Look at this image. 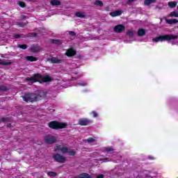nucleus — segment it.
I'll return each instance as SVG.
<instances>
[{
  "label": "nucleus",
  "mask_w": 178,
  "mask_h": 178,
  "mask_svg": "<svg viewBox=\"0 0 178 178\" xmlns=\"http://www.w3.org/2000/svg\"><path fill=\"white\" fill-rule=\"evenodd\" d=\"M26 81H31V83H49L52 81V78L49 75L42 76L41 74H34L33 76L26 77L25 79Z\"/></svg>",
  "instance_id": "obj_1"
},
{
  "label": "nucleus",
  "mask_w": 178,
  "mask_h": 178,
  "mask_svg": "<svg viewBox=\"0 0 178 178\" xmlns=\"http://www.w3.org/2000/svg\"><path fill=\"white\" fill-rule=\"evenodd\" d=\"M178 35L172 34L161 35L152 39L154 42H163L165 41H171V40H177Z\"/></svg>",
  "instance_id": "obj_2"
},
{
  "label": "nucleus",
  "mask_w": 178,
  "mask_h": 178,
  "mask_svg": "<svg viewBox=\"0 0 178 178\" xmlns=\"http://www.w3.org/2000/svg\"><path fill=\"white\" fill-rule=\"evenodd\" d=\"M38 98H40V95H37L35 93H30V92H26L22 96L23 101L24 102H37L38 101Z\"/></svg>",
  "instance_id": "obj_3"
},
{
  "label": "nucleus",
  "mask_w": 178,
  "mask_h": 178,
  "mask_svg": "<svg viewBox=\"0 0 178 178\" xmlns=\"http://www.w3.org/2000/svg\"><path fill=\"white\" fill-rule=\"evenodd\" d=\"M48 126L53 130H60V129H66L67 124L65 122H59L58 121H51L49 122Z\"/></svg>",
  "instance_id": "obj_4"
},
{
  "label": "nucleus",
  "mask_w": 178,
  "mask_h": 178,
  "mask_svg": "<svg viewBox=\"0 0 178 178\" xmlns=\"http://www.w3.org/2000/svg\"><path fill=\"white\" fill-rule=\"evenodd\" d=\"M53 159L54 162H58V163H65L66 162V157L58 153L53 155Z\"/></svg>",
  "instance_id": "obj_5"
},
{
  "label": "nucleus",
  "mask_w": 178,
  "mask_h": 178,
  "mask_svg": "<svg viewBox=\"0 0 178 178\" xmlns=\"http://www.w3.org/2000/svg\"><path fill=\"white\" fill-rule=\"evenodd\" d=\"M57 140L58 138L52 135H47L44 137V143L47 144H54Z\"/></svg>",
  "instance_id": "obj_6"
},
{
  "label": "nucleus",
  "mask_w": 178,
  "mask_h": 178,
  "mask_svg": "<svg viewBox=\"0 0 178 178\" xmlns=\"http://www.w3.org/2000/svg\"><path fill=\"white\" fill-rule=\"evenodd\" d=\"M92 123V120L88 118H81L78 120V124L80 126H88Z\"/></svg>",
  "instance_id": "obj_7"
},
{
  "label": "nucleus",
  "mask_w": 178,
  "mask_h": 178,
  "mask_svg": "<svg viewBox=\"0 0 178 178\" xmlns=\"http://www.w3.org/2000/svg\"><path fill=\"white\" fill-rule=\"evenodd\" d=\"M125 30H126V26H124V25L123 24H118L114 27L115 33H123V31H124Z\"/></svg>",
  "instance_id": "obj_8"
},
{
  "label": "nucleus",
  "mask_w": 178,
  "mask_h": 178,
  "mask_svg": "<svg viewBox=\"0 0 178 178\" xmlns=\"http://www.w3.org/2000/svg\"><path fill=\"white\" fill-rule=\"evenodd\" d=\"M76 52L74 49L70 48L67 50L65 55L68 56V58H72V56H74L76 55Z\"/></svg>",
  "instance_id": "obj_9"
},
{
  "label": "nucleus",
  "mask_w": 178,
  "mask_h": 178,
  "mask_svg": "<svg viewBox=\"0 0 178 178\" xmlns=\"http://www.w3.org/2000/svg\"><path fill=\"white\" fill-rule=\"evenodd\" d=\"M41 51V47L37 44H33L31 46V52H40Z\"/></svg>",
  "instance_id": "obj_10"
},
{
  "label": "nucleus",
  "mask_w": 178,
  "mask_h": 178,
  "mask_svg": "<svg viewBox=\"0 0 178 178\" xmlns=\"http://www.w3.org/2000/svg\"><path fill=\"white\" fill-rule=\"evenodd\" d=\"M48 62H51V63H62V60L58 59L56 57H52L47 59Z\"/></svg>",
  "instance_id": "obj_11"
},
{
  "label": "nucleus",
  "mask_w": 178,
  "mask_h": 178,
  "mask_svg": "<svg viewBox=\"0 0 178 178\" xmlns=\"http://www.w3.org/2000/svg\"><path fill=\"white\" fill-rule=\"evenodd\" d=\"M50 5H51V6H59L62 5V2L59 0H51Z\"/></svg>",
  "instance_id": "obj_12"
},
{
  "label": "nucleus",
  "mask_w": 178,
  "mask_h": 178,
  "mask_svg": "<svg viewBox=\"0 0 178 178\" xmlns=\"http://www.w3.org/2000/svg\"><path fill=\"white\" fill-rule=\"evenodd\" d=\"M145 34H147V31H145V29H138V37H144V35H145Z\"/></svg>",
  "instance_id": "obj_13"
},
{
  "label": "nucleus",
  "mask_w": 178,
  "mask_h": 178,
  "mask_svg": "<svg viewBox=\"0 0 178 178\" xmlns=\"http://www.w3.org/2000/svg\"><path fill=\"white\" fill-rule=\"evenodd\" d=\"M25 59L29 60V62H37V60H38V58H37V57H34L33 56H26L25 57Z\"/></svg>",
  "instance_id": "obj_14"
},
{
  "label": "nucleus",
  "mask_w": 178,
  "mask_h": 178,
  "mask_svg": "<svg viewBox=\"0 0 178 178\" xmlns=\"http://www.w3.org/2000/svg\"><path fill=\"white\" fill-rule=\"evenodd\" d=\"M122 15V11L120 10H115L114 12L110 13V16L112 17H116L117 16H120Z\"/></svg>",
  "instance_id": "obj_15"
},
{
  "label": "nucleus",
  "mask_w": 178,
  "mask_h": 178,
  "mask_svg": "<svg viewBox=\"0 0 178 178\" xmlns=\"http://www.w3.org/2000/svg\"><path fill=\"white\" fill-rule=\"evenodd\" d=\"M50 42H51V44H54L55 45H62V40H60L51 39Z\"/></svg>",
  "instance_id": "obj_16"
},
{
  "label": "nucleus",
  "mask_w": 178,
  "mask_h": 178,
  "mask_svg": "<svg viewBox=\"0 0 178 178\" xmlns=\"http://www.w3.org/2000/svg\"><path fill=\"white\" fill-rule=\"evenodd\" d=\"M165 22L167 24H176V23H178V20L176 19H165Z\"/></svg>",
  "instance_id": "obj_17"
},
{
  "label": "nucleus",
  "mask_w": 178,
  "mask_h": 178,
  "mask_svg": "<svg viewBox=\"0 0 178 178\" xmlns=\"http://www.w3.org/2000/svg\"><path fill=\"white\" fill-rule=\"evenodd\" d=\"M168 6H169V8H176V6H177V2L170 1V2H168Z\"/></svg>",
  "instance_id": "obj_18"
},
{
  "label": "nucleus",
  "mask_w": 178,
  "mask_h": 178,
  "mask_svg": "<svg viewBox=\"0 0 178 178\" xmlns=\"http://www.w3.org/2000/svg\"><path fill=\"white\" fill-rule=\"evenodd\" d=\"M47 176H49V177H56V176H58V173L54 171H49L47 172Z\"/></svg>",
  "instance_id": "obj_19"
},
{
  "label": "nucleus",
  "mask_w": 178,
  "mask_h": 178,
  "mask_svg": "<svg viewBox=\"0 0 178 178\" xmlns=\"http://www.w3.org/2000/svg\"><path fill=\"white\" fill-rule=\"evenodd\" d=\"M94 5H95L96 6L102 7L104 6V3L101 0H96L94 3Z\"/></svg>",
  "instance_id": "obj_20"
},
{
  "label": "nucleus",
  "mask_w": 178,
  "mask_h": 178,
  "mask_svg": "<svg viewBox=\"0 0 178 178\" xmlns=\"http://www.w3.org/2000/svg\"><path fill=\"white\" fill-rule=\"evenodd\" d=\"M75 16H76V17H80L81 19H83V17H86V15L83 14V13L81 12H76L75 13Z\"/></svg>",
  "instance_id": "obj_21"
},
{
  "label": "nucleus",
  "mask_w": 178,
  "mask_h": 178,
  "mask_svg": "<svg viewBox=\"0 0 178 178\" xmlns=\"http://www.w3.org/2000/svg\"><path fill=\"white\" fill-rule=\"evenodd\" d=\"M95 141H97V138L96 137L88 138L87 139V143H88V144H91L92 143H95Z\"/></svg>",
  "instance_id": "obj_22"
},
{
  "label": "nucleus",
  "mask_w": 178,
  "mask_h": 178,
  "mask_svg": "<svg viewBox=\"0 0 178 178\" xmlns=\"http://www.w3.org/2000/svg\"><path fill=\"white\" fill-rule=\"evenodd\" d=\"M156 0H145L144 3L147 6L151 5V3H155Z\"/></svg>",
  "instance_id": "obj_23"
},
{
  "label": "nucleus",
  "mask_w": 178,
  "mask_h": 178,
  "mask_svg": "<svg viewBox=\"0 0 178 178\" xmlns=\"http://www.w3.org/2000/svg\"><path fill=\"white\" fill-rule=\"evenodd\" d=\"M127 35H128L129 38H133V36L134 35V31L133 30H129L127 32Z\"/></svg>",
  "instance_id": "obj_24"
},
{
  "label": "nucleus",
  "mask_w": 178,
  "mask_h": 178,
  "mask_svg": "<svg viewBox=\"0 0 178 178\" xmlns=\"http://www.w3.org/2000/svg\"><path fill=\"white\" fill-rule=\"evenodd\" d=\"M170 17H178L177 11H172L169 15Z\"/></svg>",
  "instance_id": "obj_25"
},
{
  "label": "nucleus",
  "mask_w": 178,
  "mask_h": 178,
  "mask_svg": "<svg viewBox=\"0 0 178 178\" xmlns=\"http://www.w3.org/2000/svg\"><path fill=\"white\" fill-rule=\"evenodd\" d=\"M79 178H91V175L88 173H82Z\"/></svg>",
  "instance_id": "obj_26"
},
{
  "label": "nucleus",
  "mask_w": 178,
  "mask_h": 178,
  "mask_svg": "<svg viewBox=\"0 0 178 178\" xmlns=\"http://www.w3.org/2000/svg\"><path fill=\"white\" fill-rule=\"evenodd\" d=\"M61 152L63 154H67V152H69V149L67 148V147L64 146L61 148Z\"/></svg>",
  "instance_id": "obj_27"
},
{
  "label": "nucleus",
  "mask_w": 178,
  "mask_h": 178,
  "mask_svg": "<svg viewBox=\"0 0 178 178\" xmlns=\"http://www.w3.org/2000/svg\"><path fill=\"white\" fill-rule=\"evenodd\" d=\"M28 22H17V26H19V27H25V26L27 25Z\"/></svg>",
  "instance_id": "obj_28"
},
{
  "label": "nucleus",
  "mask_w": 178,
  "mask_h": 178,
  "mask_svg": "<svg viewBox=\"0 0 178 178\" xmlns=\"http://www.w3.org/2000/svg\"><path fill=\"white\" fill-rule=\"evenodd\" d=\"M17 47L19 48L20 49H27V44H17Z\"/></svg>",
  "instance_id": "obj_29"
},
{
  "label": "nucleus",
  "mask_w": 178,
  "mask_h": 178,
  "mask_svg": "<svg viewBox=\"0 0 178 178\" xmlns=\"http://www.w3.org/2000/svg\"><path fill=\"white\" fill-rule=\"evenodd\" d=\"M18 5L20 8H26V3L24 1H19Z\"/></svg>",
  "instance_id": "obj_30"
},
{
  "label": "nucleus",
  "mask_w": 178,
  "mask_h": 178,
  "mask_svg": "<svg viewBox=\"0 0 178 178\" xmlns=\"http://www.w3.org/2000/svg\"><path fill=\"white\" fill-rule=\"evenodd\" d=\"M0 65H3L4 66H9V65H11V63L6 61H0Z\"/></svg>",
  "instance_id": "obj_31"
},
{
  "label": "nucleus",
  "mask_w": 178,
  "mask_h": 178,
  "mask_svg": "<svg viewBox=\"0 0 178 178\" xmlns=\"http://www.w3.org/2000/svg\"><path fill=\"white\" fill-rule=\"evenodd\" d=\"M54 151H62V146L60 145H56Z\"/></svg>",
  "instance_id": "obj_32"
},
{
  "label": "nucleus",
  "mask_w": 178,
  "mask_h": 178,
  "mask_svg": "<svg viewBox=\"0 0 178 178\" xmlns=\"http://www.w3.org/2000/svg\"><path fill=\"white\" fill-rule=\"evenodd\" d=\"M68 34L71 35L72 37H76V32L73 31H68Z\"/></svg>",
  "instance_id": "obj_33"
},
{
  "label": "nucleus",
  "mask_w": 178,
  "mask_h": 178,
  "mask_svg": "<svg viewBox=\"0 0 178 178\" xmlns=\"http://www.w3.org/2000/svg\"><path fill=\"white\" fill-rule=\"evenodd\" d=\"M0 122H3V123H5V122H9V118H3L0 119Z\"/></svg>",
  "instance_id": "obj_34"
},
{
  "label": "nucleus",
  "mask_w": 178,
  "mask_h": 178,
  "mask_svg": "<svg viewBox=\"0 0 178 178\" xmlns=\"http://www.w3.org/2000/svg\"><path fill=\"white\" fill-rule=\"evenodd\" d=\"M90 115H92L93 118H98V113H97V111H92L90 113Z\"/></svg>",
  "instance_id": "obj_35"
},
{
  "label": "nucleus",
  "mask_w": 178,
  "mask_h": 178,
  "mask_svg": "<svg viewBox=\"0 0 178 178\" xmlns=\"http://www.w3.org/2000/svg\"><path fill=\"white\" fill-rule=\"evenodd\" d=\"M68 155H70V156H74V155H76V152L68 150Z\"/></svg>",
  "instance_id": "obj_36"
},
{
  "label": "nucleus",
  "mask_w": 178,
  "mask_h": 178,
  "mask_svg": "<svg viewBox=\"0 0 178 178\" xmlns=\"http://www.w3.org/2000/svg\"><path fill=\"white\" fill-rule=\"evenodd\" d=\"M1 91H8L9 90L6 86H0Z\"/></svg>",
  "instance_id": "obj_37"
},
{
  "label": "nucleus",
  "mask_w": 178,
  "mask_h": 178,
  "mask_svg": "<svg viewBox=\"0 0 178 178\" xmlns=\"http://www.w3.org/2000/svg\"><path fill=\"white\" fill-rule=\"evenodd\" d=\"M105 151H107V152H111V151H113V148L106 147V148H105Z\"/></svg>",
  "instance_id": "obj_38"
},
{
  "label": "nucleus",
  "mask_w": 178,
  "mask_h": 178,
  "mask_svg": "<svg viewBox=\"0 0 178 178\" xmlns=\"http://www.w3.org/2000/svg\"><path fill=\"white\" fill-rule=\"evenodd\" d=\"M101 161H102L103 162H109V158H104L101 159Z\"/></svg>",
  "instance_id": "obj_39"
},
{
  "label": "nucleus",
  "mask_w": 178,
  "mask_h": 178,
  "mask_svg": "<svg viewBox=\"0 0 178 178\" xmlns=\"http://www.w3.org/2000/svg\"><path fill=\"white\" fill-rule=\"evenodd\" d=\"M20 35L19 34H15V35H14V38H16V39H17V38H20Z\"/></svg>",
  "instance_id": "obj_40"
},
{
  "label": "nucleus",
  "mask_w": 178,
  "mask_h": 178,
  "mask_svg": "<svg viewBox=\"0 0 178 178\" xmlns=\"http://www.w3.org/2000/svg\"><path fill=\"white\" fill-rule=\"evenodd\" d=\"M104 175H102V174H99V175L97 176L96 178H104Z\"/></svg>",
  "instance_id": "obj_41"
},
{
  "label": "nucleus",
  "mask_w": 178,
  "mask_h": 178,
  "mask_svg": "<svg viewBox=\"0 0 178 178\" xmlns=\"http://www.w3.org/2000/svg\"><path fill=\"white\" fill-rule=\"evenodd\" d=\"M148 159H150L151 161H154V160H155V157H154V156H149L148 157Z\"/></svg>",
  "instance_id": "obj_42"
},
{
  "label": "nucleus",
  "mask_w": 178,
  "mask_h": 178,
  "mask_svg": "<svg viewBox=\"0 0 178 178\" xmlns=\"http://www.w3.org/2000/svg\"><path fill=\"white\" fill-rule=\"evenodd\" d=\"M136 0H128L127 3H131V2H134Z\"/></svg>",
  "instance_id": "obj_43"
},
{
  "label": "nucleus",
  "mask_w": 178,
  "mask_h": 178,
  "mask_svg": "<svg viewBox=\"0 0 178 178\" xmlns=\"http://www.w3.org/2000/svg\"><path fill=\"white\" fill-rule=\"evenodd\" d=\"M27 17V16H26V15H21V18L22 19H26Z\"/></svg>",
  "instance_id": "obj_44"
},
{
  "label": "nucleus",
  "mask_w": 178,
  "mask_h": 178,
  "mask_svg": "<svg viewBox=\"0 0 178 178\" xmlns=\"http://www.w3.org/2000/svg\"><path fill=\"white\" fill-rule=\"evenodd\" d=\"M105 10L106 12H108L109 11V7L108 6L106 7Z\"/></svg>",
  "instance_id": "obj_45"
},
{
  "label": "nucleus",
  "mask_w": 178,
  "mask_h": 178,
  "mask_svg": "<svg viewBox=\"0 0 178 178\" xmlns=\"http://www.w3.org/2000/svg\"><path fill=\"white\" fill-rule=\"evenodd\" d=\"M10 126H12L11 124H7V127H10Z\"/></svg>",
  "instance_id": "obj_46"
},
{
  "label": "nucleus",
  "mask_w": 178,
  "mask_h": 178,
  "mask_svg": "<svg viewBox=\"0 0 178 178\" xmlns=\"http://www.w3.org/2000/svg\"><path fill=\"white\" fill-rule=\"evenodd\" d=\"M33 37H37V33H33Z\"/></svg>",
  "instance_id": "obj_47"
},
{
  "label": "nucleus",
  "mask_w": 178,
  "mask_h": 178,
  "mask_svg": "<svg viewBox=\"0 0 178 178\" xmlns=\"http://www.w3.org/2000/svg\"><path fill=\"white\" fill-rule=\"evenodd\" d=\"M80 86H86V83H80Z\"/></svg>",
  "instance_id": "obj_48"
},
{
  "label": "nucleus",
  "mask_w": 178,
  "mask_h": 178,
  "mask_svg": "<svg viewBox=\"0 0 178 178\" xmlns=\"http://www.w3.org/2000/svg\"><path fill=\"white\" fill-rule=\"evenodd\" d=\"M177 10H178V6H177Z\"/></svg>",
  "instance_id": "obj_49"
},
{
  "label": "nucleus",
  "mask_w": 178,
  "mask_h": 178,
  "mask_svg": "<svg viewBox=\"0 0 178 178\" xmlns=\"http://www.w3.org/2000/svg\"><path fill=\"white\" fill-rule=\"evenodd\" d=\"M177 29H178V26H177Z\"/></svg>",
  "instance_id": "obj_50"
}]
</instances>
